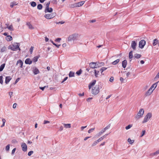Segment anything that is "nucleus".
Returning a JSON list of instances; mask_svg holds the SVG:
<instances>
[{
	"label": "nucleus",
	"instance_id": "nucleus-1",
	"mask_svg": "<svg viewBox=\"0 0 159 159\" xmlns=\"http://www.w3.org/2000/svg\"><path fill=\"white\" fill-rule=\"evenodd\" d=\"M102 88V84L101 82H99L98 85H96L95 87L92 89V93L94 95L98 94L99 92V90Z\"/></svg>",
	"mask_w": 159,
	"mask_h": 159
},
{
	"label": "nucleus",
	"instance_id": "nucleus-2",
	"mask_svg": "<svg viewBox=\"0 0 159 159\" xmlns=\"http://www.w3.org/2000/svg\"><path fill=\"white\" fill-rule=\"evenodd\" d=\"M80 35L78 34H74L70 35L68 38V41L70 42L71 41H76L78 40V38Z\"/></svg>",
	"mask_w": 159,
	"mask_h": 159
},
{
	"label": "nucleus",
	"instance_id": "nucleus-3",
	"mask_svg": "<svg viewBox=\"0 0 159 159\" xmlns=\"http://www.w3.org/2000/svg\"><path fill=\"white\" fill-rule=\"evenodd\" d=\"M20 45V43H14L12 45L10 46L8 48L10 49L11 50L13 51H17L18 49L20 51V48L19 47Z\"/></svg>",
	"mask_w": 159,
	"mask_h": 159
},
{
	"label": "nucleus",
	"instance_id": "nucleus-4",
	"mask_svg": "<svg viewBox=\"0 0 159 159\" xmlns=\"http://www.w3.org/2000/svg\"><path fill=\"white\" fill-rule=\"evenodd\" d=\"M144 113V111L143 109L142 108L140 109L138 112L137 115L135 116V118L136 119H140L142 117Z\"/></svg>",
	"mask_w": 159,
	"mask_h": 159
},
{
	"label": "nucleus",
	"instance_id": "nucleus-5",
	"mask_svg": "<svg viewBox=\"0 0 159 159\" xmlns=\"http://www.w3.org/2000/svg\"><path fill=\"white\" fill-rule=\"evenodd\" d=\"M152 114L151 113H148L145 116L142 122V123L147 122L149 119L152 117Z\"/></svg>",
	"mask_w": 159,
	"mask_h": 159
},
{
	"label": "nucleus",
	"instance_id": "nucleus-6",
	"mask_svg": "<svg viewBox=\"0 0 159 159\" xmlns=\"http://www.w3.org/2000/svg\"><path fill=\"white\" fill-rule=\"evenodd\" d=\"M56 15V13L46 14L44 15V17L48 19H49L54 17Z\"/></svg>",
	"mask_w": 159,
	"mask_h": 159
},
{
	"label": "nucleus",
	"instance_id": "nucleus-7",
	"mask_svg": "<svg viewBox=\"0 0 159 159\" xmlns=\"http://www.w3.org/2000/svg\"><path fill=\"white\" fill-rule=\"evenodd\" d=\"M146 44V41L144 40H141L139 43V47L141 48H143Z\"/></svg>",
	"mask_w": 159,
	"mask_h": 159
},
{
	"label": "nucleus",
	"instance_id": "nucleus-8",
	"mask_svg": "<svg viewBox=\"0 0 159 159\" xmlns=\"http://www.w3.org/2000/svg\"><path fill=\"white\" fill-rule=\"evenodd\" d=\"M22 150L24 152H26L27 150V146L26 144L24 143H22L21 144Z\"/></svg>",
	"mask_w": 159,
	"mask_h": 159
},
{
	"label": "nucleus",
	"instance_id": "nucleus-9",
	"mask_svg": "<svg viewBox=\"0 0 159 159\" xmlns=\"http://www.w3.org/2000/svg\"><path fill=\"white\" fill-rule=\"evenodd\" d=\"M154 89H152V88H150L148 91L145 93V96H148L150 95L152 93Z\"/></svg>",
	"mask_w": 159,
	"mask_h": 159
},
{
	"label": "nucleus",
	"instance_id": "nucleus-10",
	"mask_svg": "<svg viewBox=\"0 0 159 159\" xmlns=\"http://www.w3.org/2000/svg\"><path fill=\"white\" fill-rule=\"evenodd\" d=\"M137 45V43H136L135 41H133L132 42L131 44V47L133 50H135Z\"/></svg>",
	"mask_w": 159,
	"mask_h": 159
},
{
	"label": "nucleus",
	"instance_id": "nucleus-11",
	"mask_svg": "<svg viewBox=\"0 0 159 159\" xmlns=\"http://www.w3.org/2000/svg\"><path fill=\"white\" fill-rule=\"evenodd\" d=\"M96 63L94 62H91L89 64V66L90 68L93 69L97 68Z\"/></svg>",
	"mask_w": 159,
	"mask_h": 159
},
{
	"label": "nucleus",
	"instance_id": "nucleus-12",
	"mask_svg": "<svg viewBox=\"0 0 159 159\" xmlns=\"http://www.w3.org/2000/svg\"><path fill=\"white\" fill-rule=\"evenodd\" d=\"M96 81V80H94L89 83V89H90L91 87L95 84Z\"/></svg>",
	"mask_w": 159,
	"mask_h": 159
},
{
	"label": "nucleus",
	"instance_id": "nucleus-13",
	"mask_svg": "<svg viewBox=\"0 0 159 159\" xmlns=\"http://www.w3.org/2000/svg\"><path fill=\"white\" fill-rule=\"evenodd\" d=\"M33 71L34 75H37L39 72V70L36 67H34Z\"/></svg>",
	"mask_w": 159,
	"mask_h": 159
},
{
	"label": "nucleus",
	"instance_id": "nucleus-14",
	"mask_svg": "<svg viewBox=\"0 0 159 159\" xmlns=\"http://www.w3.org/2000/svg\"><path fill=\"white\" fill-rule=\"evenodd\" d=\"M16 65H19L20 68H22L23 67V62L22 61L19 60L17 61Z\"/></svg>",
	"mask_w": 159,
	"mask_h": 159
},
{
	"label": "nucleus",
	"instance_id": "nucleus-15",
	"mask_svg": "<svg viewBox=\"0 0 159 159\" xmlns=\"http://www.w3.org/2000/svg\"><path fill=\"white\" fill-rule=\"evenodd\" d=\"M32 61L31 60L30 58L26 59L25 61V63L27 64L30 65L32 64Z\"/></svg>",
	"mask_w": 159,
	"mask_h": 159
},
{
	"label": "nucleus",
	"instance_id": "nucleus-16",
	"mask_svg": "<svg viewBox=\"0 0 159 159\" xmlns=\"http://www.w3.org/2000/svg\"><path fill=\"white\" fill-rule=\"evenodd\" d=\"M11 79V78L10 76H7L6 77L5 83L7 84Z\"/></svg>",
	"mask_w": 159,
	"mask_h": 159
},
{
	"label": "nucleus",
	"instance_id": "nucleus-17",
	"mask_svg": "<svg viewBox=\"0 0 159 159\" xmlns=\"http://www.w3.org/2000/svg\"><path fill=\"white\" fill-rule=\"evenodd\" d=\"M127 64V61L126 60H124L122 62V66L124 68H125Z\"/></svg>",
	"mask_w": 159,
	"mask_h": 159
},
{
	"label": "nucleus",
	"instance_id": "nucleus-18",
	"mask_svg": "<svg viewBox=\"0 0 159 159\" xmlns=\"http://www.w3.org/2000/svg\"><path fill=\"white\" fill-rule=\"evenodd\" d=\"M52 9L51 7H48V8H46L44 11L45 13L47 12L50 13L52 11Z\"/></svg>",
	"mask_w": 159,
	"mask_h": 159
},
{
	"label": "nucleus",
	"instance_id": "nucleus-19",
	"mask_svg": "<svg viewBox=\"0 0 159 159\" xmlns=\"http://www.w3.org/2000/svg\"><path fill=\"white\" fill-rule=\"evenodd\" d=\"M158 82H156V83L153 84L150 88H152V89H154V90L156 88Z\"/></svg>",
	"mask_w": 159,
	"mask_h": 159
},
{
	"label": "nucleus",
	"instance_id": "nucleus-20",
	"mask_svg": "<svg viewBox=\"0 0 159 159\" xmlns=\"http://www.w3.org/2000/svg\"><path fill=\"white\" fill-rule=\"evenodd\" d=\"M97 67H99L104 65V63L103 62H96Z\"/></svg>",
	"mask_w": 159,
	"mask_h": 159
},
{
	"label": "nucleus",
	"instance_id": "nucleus-21",
	"mask_svg": "<svg viewBox=\"0 0 159 159\" xmlns=\"http://www.w3.org/2000/svg\"><path fill=\"white\" fill-rule=\"evenodd\" d=\"M159 40L157 39H155L153 40L152 45L155 46L158 43Z\"/></svg>",
	"mask_w": 159,
	"mask_h": 159
},
{
	"label": "nucleus",
	"instance_id": "nucleus-22",
	"mask_svg": "<svg viewBox=\"0 0 159 159\" xmlns=\"http://www.w3.org/2000/svg\"><path fill=\"white\" fill-rule=\"evenodd\" d=\"M26 25L28 26L29 29L32 30L34 29V28L31 25V24L29 22H28L26 23Z\"/></svg>",
	"mask_w": 159,
	"mask_h": 159
},
{
	"label": "nucleus",
	"instance_id": "nucleus-23",
	"mask_svg": "<svg viewBox=\"0 0 159 159\" xmlns=\"http://www.w3.org/2000/svg\"><path fill=\"white\" fill-rule=\"evenodd\" d=\"M84 3V2L82 1L78 3H76L77 6V7H80L82 6Z\"/></svg>",
	"mask_w": 159,
	"mask_h": 159
},
{
	"label": "nucleus",
	"instance_id": "nucleus-24",
	"mask_svg": "<svg viewBox=\"0 0 159 159\" xmlns=\"http://www.w3.org/2000/svg\"><path fill=\"white\" fill-rule=\"evenodd\" d=\"M6 40L8 41H10L12 40V37L10 35H7L6 37Z\"/></svg>",
	"mask_w": 159,
	"mask_h": 159
},
{
	"label": "nucleus",
	"instance_id": "nucleus-25",
	"mask_svg": "<svg viewBox=\"0 0 159 159\" xmlns=\"http://www.w3.org/2000/svg\"><path fill=\"white\" fill-rule=\"evenodd\" d=\"M69 76L70 77H74L75 76V73L73 71H70L69 72Z\"/></svg>",
	"mask_w": 159,
	"mask_h": 159
},
{
	"label": "nucleus",
	"instance_id": "nucleus-26",
	"mask_svg": "<svg viewBox=\"0 0 159 159\" xmlns=\"http://www.w3.org/2000/svg\"><path fill=\"white\" fill-rule=\"evenodd\" d=\"M94 71L95 76V77H98V75H99V71H97L96 70H94Z\"/></svg>",
	"mask_w": 159,
	"mask_h": 159
},
{
	"label": "nucleus",
	"instance_id": "nucleus-27",
	"mask_svg": "<svg viewBox=\"0 0 159 159\" xmlns=\"http://www.w3.org/2000/svg\"><path fill=\"white\" fill-rule=\"evenodd\" d=\"M129 59H132L133 57V51H131L130 52L129 54Z\"/></svg>",
	"mask_w": 159,
	"mask_h": 159
},
{
	"label": "nucleus",
	"instance_id": "nucleus-28",
	"mask_svg": "<svg viewBox=\"0 0 159 159\" xmlns=\"http://www.w3.org/2000/svg\"><path fill=\"white\" fill-rule=\"evenodd\" d=\"M17 4V3H16V2H13L11 3L10 4V7L11 8H12L14 7V6L16 5Z\"/></svg>",
	"mask_w": 159,
	"mask_h": 159
},
{
	"label": "nucleus",
	"instance_id": "nucleus-29",
	"mask_svg": "<svg viewBox=\"0 0 159 159\" xmlns=\"http://www.w3.org/2000/svg\"><path fill=\"white\" fill-rule=\"evenodd\" d=\"M120 61L119 59H117L112 62V64L113 65H116L119 63Z\"/></svg>",
	"mask_w": 159,
	"mask_h": 159
},
{
	"label": "nucleus",
	"instance_id": "nucleus-30",
	"mask_svg": "<svg viewBox=\"0 0 159 159\" xmlns=\"http://www.w3.org/2000/svg\"><path fill=\"white\" fill-rule=\"evenodd\" d=\"M5 63H3L0 66V71H1L3 70L5 66Z\"/></svg>",
	"mask_w": 159,
	"mask_h": 159
},
{
	"label": "nucleus",
	"instance_id": "nucleus-31",
	"mask_svg": "<svg viewBox=\"0 0 159 159\" xmlns=\"http://www.w3.org/2000/svg\"><path fill=\"white\" fill-rule=\"evenodd\" d=\"M69 7L71 8H73L77 7L76 3H75L73 4H71L69 5Z\"/></svg>",
	"mask_w": 159,
	"mask_h": 159
},
{
	"label": "nucleus",
	"instance_id": "nucleus-32",
	"mask_svg": "<svg viewBox=\"0 0 159 159\" xmlns=\"http://www.w3.org/2000/svg\"><path fill=\"white\" fill-rule=\"evenodd\" d=\"M141 57V55L140 54H136L134 55V57L136 58H140Z\"/></svg>",
	"mask_w": 159,
	"mask_h": 159
},
{
	"label": "nucleus",
	"instance_id": "nucleus-33",
	"mask_svg": "<svg viewBox=\"0 0 159 159\" xmlns=\"http://www.w3.org/2000/svg\"><path fill=\"white\" fill-rule=\"evenodd\" d=\"M64 127L66 128H70L71 127V125L70 124H64Z\"/></svg>",
	"mask_w": 159,
	"mask_h": 159
},
{
	"label": "nucleus",
	"instance_id": "nucleus-34",
	"mask_svg": "<svg viewBox=\"0 0 159 159\" xmlns=\"http://www.w3.org/2000/svg\"><path fill=\"white\" fill-rule=\"evenodd\" d=\"M7 28L11 31H12L14 30L13 26L12 25H11L10 26L8 27H7Z\"/></svg>",
	"mask_w": 159,
	"mask_h": 159
},
{
	"label": "nucleus",
	"instance_id": "nucleus-35",
	"mask_svg": "<svg viewBox=\"0 0 159 159\" xmlns=\"http://www.w3.org/2000/svg\"><path fill=\"white\" fill-rule=\"evenodd\" d=\"M39 58V57L38 56H35L33 58V60L34 62H36L37 61Z\"/></svg>",
	"mask_w": 159,
	"mask_h": 159
},
{
	"label": "nucleus",
	"instance_id": "nucleus-36",
	"mask_svg": "<svg viewBox=\"0 0 159 159\" xmlns=\"http://www.w3.org/2000/svg\"><path fill=\"white\" fill-rule=\"evenodd\" d=\"M159 154V149L157 151H156V152H154L153 153H152L151 154V155L155 156L156 155Z\"/></svg>",
	"mask_w": 159,
	"mask_h": 159
},
{
	"label": "nucleus",
	"instance_id": "nucleus-37",
	"mask_svg": "<svg viewBox=\"0 0 159 159\" xmlns=\"http://www.w3.org/2000/svg\"><path fill=\"white\" fill-rule=\"evenodd\" d=\"M31 5L33 7H34L36 6V3L34 2H31Z\"/></svg>",
	"mask_w": 159,
	"mask_h": 159
},
{
	"label": "nucleus",
	"instance_id": "nucleus-38",
	"mask_svg": "<svg viewBox=\"0 0 159 159\" xmlns=\"http://www.w3.org/2000/svg\"><path fill=\"white\" fill-rule=\"evenodd\" d=\"M128 142H129L130 144H132L134 142V140H131L130 138H129L128 139Z\"/></svg>",
	"mask_w": 159,
	"mask_h": 159
},
{
	"label": "nucleus",
	"instance_id": "nucleus-39",
	"mask_svg": "<svg viewBox=\"0 0 159 159\" xmlns=\"http://www.w3.org/2000/svg\"><path fill=\"white\" fill-rule=\"evenodd\" d=\"M82 70L81 69L80 70H79L77 71L76 74L78 75H80L82 73Z\"/></svg>",
	"mask_w": 159,
	"mask_h": 159
},
{
	"label": "nucleus",
	"instance_id": "nucleus-40",
	"mask_svg": "<svg viewBox=\"0 0 159 159\" xmlns=\"http://www.w3.org/2000/svg\"><path fill=\"white\" fill-rule=\"evenodd\" d=\"M43 7V6L41 4H39L37 6V8L39 10H41Z\"/></svg>",
	"mask_w": 159,
	"mask_h": 159
},
{
	"label": "nucleus",
	"instance_id": "nucleus-41",
	"mask_svg": "<svg viewBox=\"0 0 159 159\" xmlns=\"http://www.w3.org/2000/svg\"><path fill=\"white\" fill-rule=\"evenodd\" d=\"M132 126V125H129L128 126H126L125 128L126 130H128L130 129Z\"/></svg>",
	"mask_w": 159,
	"mask_h": 159
},
{
	"label": "nucleus",
	"instance_id": "nucleus-42",
	"mask_svg": "<svg viewBox=\"0 0 159 159\" xmlns=\"http://www.w3.org/2000/svg\"><path fill=\"white\" fill-rule=\"evenodd\" d=\"M9 149H10V145L8 144L6 146V147L5 148V149H6V151L8 152L9 151Z\"/></svg>",
	"mask_w": 159,
	"mask_h": 159
},
{
	"label": "nucleus",
	"instance_id": "nucleus-43",
	"mask_svg": "<svg viewBox=\"0 0 159 159\" xmlns=\"http://www.w3.org/2000/svg\"><path fill=\"white\" fill-rule=\"evenodd\" d=\"M98 143L97 140L95 141L94 143L92 144V146L93 147L96 145Z\"/></svg>",
	"mask_w": 159,
	"mask_h": 159
},
{
	"label": "nucleus",
	"instance_id": "nucleus-44",
	"mask_svg": "<svg viewBox=\"0 0 159 159\" xmlns=\"http://www.w3.org/2000/svg\"><path fill=\"white\" fill-rule=\"evenodd\" d=\"M110 126H111V124H109L107 127H106L105 128H104V129L105 130H106L109 129L110 128Z\"/></svg>",
	"mask_w": 159,
	"mask_h": 159
},
{
	"label": "nucleus",
	"instance_id": "nucleus-45",
	"mask_svg": "<svg viewBox=\"0 0 159 159\" xmlns=\"http://www.w3.org/2000/svg\"><path fill=\"white\" fill-rule=\"evenodd\" d=\"M11 143H18V142L16 140L13 139L12 140Z\"/></svg>",
	"mask_w": 159,
	"mask_h": 159
},
{
	"label": "nucleus",
	"instance_id": "nucleus-46",
	"mask_svg": "<svg viewBox=\"0 0 159 159\" xmlns=\"http://www.w3.org/2000/svg\"><path fill=\"white\" fill-rule=\"evenodd\" d=\"M34 47L31 46L30 49V54H32L33 50Z\"/></svg>",
	"mask_w": 159,
	"mask_h": 159
},
{
	"label": "nucleus",
	"instance_id": "nucleus-47",
	"mask_svg": "<svg viewBox=\"0 0 159 159\" xmlns=\"http://www.w3.org/2000/svg\"><path fill=\"white\" fill-rule=\"evenodd\" d=\"M2 76H0V83H1L2 84V83H3V81L2 80Z\"/></svg>",
	"mask_w": 159,
	"mask_h": 159
},
{
	"label": "nucleus",
	"instance_id": "nucleus-48",
	"mask_svg": "<svg viewBox=\"0 0 159 159\" xmlns=\"http://www.w3.org/2000/svg\"><path fill=\"white\" fill-rule=\"evenodd\" d=\"M94 128H92V129H89L88 131V133H90L91 132H92L94 130Z\"/></svg>",
	"mask_w": 159,
	"mask_h": 159
},
{
	"label": "nucleus",
	"instance_id": "nucleus-49",
	"mask_svg": "<svg viewBox=\"0 0 159 159\" xmlns=\"http://www.w3.org/2000/svg\"><path fill=\"white\" fill-rule=\"evenodd\" d=\"M34 152L33 151H31L29 152L28 153V155L29 156H30Z\"/></svg>",
	"mask_w": 159,
	"mask_h": 159
},
{
	"label": "nucleus",
	"instance_id": "nucleus-50",
	"mask_svg": "<svg viewBox=\"0 0 159 159\" xmlns=\"http://www.w3.org/2000/svg\"><path fill=\"white\" fill-rule=\"evenodd\" d=\"M106 130H105L104 129L101 130V132H100L99 133V135H101Z\"/></svg>",
	"mask_w": 159,
	"mask_h": 159
},
{
	"label": "nucleus",
	"instance_id": "nucleus-51",
	"mask_svg": "<svg viewBox=\"0 0 159 159\" xmlns=\"http://www.w3.org/2000/svg\"><path fill=\"white\" fill-rule=\"evenodd\" d=\"M107 69V68L104 67H102L100 70H102V71H104Z\"/></svg>",
	"mask_w": 159,
	"mask_h": 159
},
{
	"label": "nucleus",
	"instance_id": "nucleus-52",
	"mask_svg": "<svg viewBox=\"0 0 159 159\" xmlns=\"http://www.w3.org/2000/svg\"><path fill=\"white\" fill-rule=\"evenodd\" d=\"M16 150V148H14L12 151L11 152V154L13 155Z\"/></svg>",
	"mask_w": 159,
	"mask_h": 159
},
{
	"label": "nucleus",
	"instance_id": "nucleus-53",
	"mask_svg": "<svg viewBox=\"0 0 159 159\" xmlns=\"http://www.w3.org/2000/svg\"><path fill=\"white\" fill-rule=\"evenodd\" d=\"M68 79V77H66L64 78V80L61 81V83H63L64 82L66 81Z\"/></svg>",
	"mask_w": 159,
	"mask_h": 159
},
{
	"label": "nucleus",
	"instance_id": "nucleus-54",
	"mask_svg": "<svg viewBox=\"0 0 159 159\" xmlns=\"http://www.w3.org/2000/svg\"><path fill=\"white\" fill-rule=\"evenodd\" d=\"M113 80H114V77L112 76L111 77L109 81L111 82H112L113 81Z\"/></svg>",
	"mask_w": 159,
	"mask_h": 159
},
{
	"label": "nucleus",
	"instance_id": "nucleus-55",
	"mask_svg": "<svg viewBox=\"0 0 159 159\" xmlns=\"http://www.w3.org/2000/svg\"><path fill=\"white\" fill-rule=\"evenodd\" d=\"M61 39L60 38H57L55 40V41H56L57 42H59L61 40Z\"/></svg>",
	"mask_w": 159,
	"mask_h": 159
},
{
	"label": "nucleus",
	"instance_id": "nucleus-56",
	"mask_svg": "<svg viewBox=\"0 0 159 159\" xmlns=\"http://www.w3.org/2000/svg\"><path fill=\"white\" fill-rule=\"evenodd\" d=\"M50 3V2H49L46 4V8H48H48L49 7Z\"/></svg>",
	"mask_w": 159,
	"mask_h": 159
},
{
	"label": "nucleus",
	"instance_id": "nucleus-57",
	"mask_svg": "<svg viewBox=\"0 0 159 159\" xmlns=\"http://www.w3.org/2000/svg\"><path fill=\"white\" fill-rule=\"evenodd\" d=\"M102 137L98 139L97 141L98 142V143L99 142H100L102 140Z\"/></svg>",
	"mask_w": 159,
	"mask_h": 159
},
{
	"label": "nucleus",
	"instance_id": "nucleus-58",
	"mask_svg": "<svg viewBox=\"0 0 159 159\" xmlns=\"http://www.w3.org/2000/svg\"><path fill=\"white\" fill-rule=\"evenodd\" d=\"M145 132H146V131H145V130L143 131L142 134H141V137L143 136L145 134Z\"/></svg>",
	"mask_w": 159,
	"mask_h": 159
},
{
	"label": "nucleus",
	"instance_id": "nucleus-59",
	"mask_svg": "<svg viewBox=\"0 0 159 159\" xmlns=\"http://www.w3.org/2000/svg\"><path fill=\"white\" fill-rule=\"evenodd\" d=\"M53 45L55 46L57 48H59V47L61 45L60 44L57 45V44H55V43H53Z\"/></svg>",
	"mask_w": 159,
	"mask_h": 159
},
{
	"label": "nucleus",
	"instance_id": "nucleus-60",
	"mask_svg": "<svg viewBox=\"0 0 159 159\" xmlns=\"http://www.w3.org/2000/svg\"><path fill=\"white\" fill-rule=\"evenodd\" d=\"M50 123V121H48V120H44V122H43V123L44 124H47V123Z\"/></svg>",
	"mask_w": 159,
	"mask_h": 159
},
{
	"label": "nucleus",
	"instance_id": "nucleus-61",
	"mask_svg": "<svg viewBox=\"0 0 159 159\" xmlns=\"http://www.w3.org/2000/svg\"><path fill=\"white\" fill-rule=\"evenodd\" d=\"M46 87H47V86H45L43 87H40L39 88L40 89H41L42 90H43Z\"/></svg>",
	"mask_w": 159,
	"mask_h": 159
},
{
	"label": "nucleus",
	"instance_id": "nucleus-62",
	"mask_svg": "<svg viewBox=\"0 0 159 159\" xmlns=\"http://www.w3.org/2000/svg\"><path fill=\"white\" fill-rule=\"evenodd\" d=\"M87 127V126H82L81 127V131H83V129L86 128V127Z\"/></svg>",
	"mask_w": 159,
	"mask_h": 159
},
{
	"label": "nucleus",
	"instance_id": "nucleus-63",
	"mask_svg": "<svg viewBox=\"0 0 159 159\" xmlns=\"http://www.w3.org/2000/svg\"><path fill=\"white\" fill-rule=\"evenodd\" d=\"M17 104L16 103H14L13 105V108H15L16 107Z\"/></svg>",
	"mask_w": 159,
	"mask_h": 159
},
{
	"label": "nucleus",
	"instance_id": "nucleus-64",
	"mask_svg": "<svg viewBox=\"0 0 159 159\" xmlns=\"http://www.w3.org/2000/svg\"><path fill=\"white\" fill-rule=\"evenodd\" d=\"M159 78V72L157 75L155 77V79H157Z\"/></svg>",
	"mask_w": 159,
	"mask_h": 159
}]
</instances>
